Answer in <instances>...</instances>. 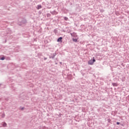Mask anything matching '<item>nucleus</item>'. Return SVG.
<instances>
[{
  "label": "nucleus",
  "mask_w": 129,
  "mask_h": 129,
  "mask_svg": "<svg viewBox=\"0 0 129 129\" xmlns=\"http://www.w3.org/2000/svg\"><path fill=\"white\" fill-rule=\"evenodd\" d=\"M5 114H3V115H2V117H5Z\"/></svg>",
  "instance_id": "obj_11"
},
{
  "label": "nucleus",
  "mask_w": 129,
  "mask_h": 129,
  "mask_svg": "<svg viewBox=\"0 0 129 129\" xmlns=\"http://www.w3.org/2000/svg\"><path fill=\"white\" fill-rule=\"evenodd\" d=\"M73 37H74V38H78V36L75 33H73Z\"/></svg>",
  "instance_id": "obj_3"
},
{
  "label": "nucleus",
  "mask_w": 129,
  "mask_h": 129,
  "mask_svg": "<svg viewBox=\"0 0 129 129\" xmlns=\"http://www.w3.org/2000/svg\"><path fill=\"white\" fill-rule=\"evenodd\" d=\"M113 86L116 87L117 86V83H113L112 84Z\"/></svg>",
  "instance_id": "obj_6"
},
{
  "label": "nucleus",
  "mask_w": 129,
  "mask_h": 129,
  "mask_svg": "<svg viewBox=\"0 0 129 129\" xmlns=\"http://www.w3.org/2000/svg\"><path fill=\"white\" fill-rule=\"evenodd\" d=\"M0 60H5V57H2Z\"/></svg>",
  "instance_id": "obj_10"
},
{
  "label": "nucleus",
  "mask_w": 129,
  "mask_h": 129,
  "mask_svg": "<svg viewBox=\"0 0 129 129\" xmlns=\"http://www.w3.org/2000/svg\"><path fill=\"white\" fill-rule=\"evenodd\" d=\"M95 62V59L93 57V59H91L88 61L89 65H93V63Z\"/></svg>",
  "instance_id": "obj_1"
},
{
  "label": "nucleus",
  "mask_w": 129,
  "mask_h": 129,
  "mask_svg": "<svg viewBox=\"0 0 129 129\" xmlns=\"http://www.w3.org/2000/svg\"><path fill=\"white\" fill-rule=\"evenodd\" d=\"M73 42H77L78 41V38H73Z\"/></svg>",
  "instance_id": "obj_5"
},
{
  "label": "nucleus",
  "mask_w": 129,
  "mask_h": 129,
  "mask_svg": "<svg viewBox=\"0 0 129 129\" xmlns=\"http://www.w3.org/2000/svg\"><path fill=\"white\" fill-rule=\"evenodd\" d=\"M20 109H21V110H23L24 109V107L20 108Z\"/></svg>",
  "instance_id": "obj_12"
},
{
  "label": "nucleus",
  "mask_w": 129,
  "mask_h": 129,
  "mask_svg": "<svg viewBox=\"0 0 129 129\" xmlns=\"http://www.w3.org/2000/svg\"><path fill=\"white\" fill-rule=\"evenodd\" d=\"M44 60H47V58H44Z\"/></svg>",
  "instance_id": "obj_16"
},
{
  "label": "nucleus",
  "mask_w": 129,
  "mask_h": 129,
  "mask_svg": "<svg viewBox=\"0 0 129 129\" xmlns=\"http://www.w3.org/2000/svg\"><path fill=\"white\" fill-rule=\"evenodd\" d=\"M3 126H4V127L7 126V123H6V122H3Z\"/></svg>",
  "instance_id": "obj_8"
},
{
  "label": "nucleus",
  "mask_w": 129,
  "mask_h": 129,
  "mask_svg": "<svg viewBox=\"0 0 129 129\" xmlns=\"http://www.w3.org/2000/svg\"><path fill=\"white\" fill-rule=\"evenodd\" d=\"M36 8L37 10H40V9H42V6L38 5Z\"/></svg>",
  "instance_id": "obj_4"
},
{
  "label": "nucleus",
  "mask_w": 129,
  "mask_h": 129,
  "mask_svg": "<svg viewBox=\"0 0 129 129\" xmlns=\"http://www.w3.org/2000/svg\"><path fill=\"white\" fill-rule=\"evenodd\" d=\"M62 39H63V38H62V37L58 38L57 39V42H60V43H62Z\"/></svg>",
  "instance_id": "obj_2"
},
{
  "label": "nucleus",
  "mask_w": 129,
  "mask_h": 129,
  "mask_svg": "<svg viewBox=\"0 0 129 129\" xmlns=\"http://www.w3.org/2000/svg\"><path fill=\"white\" fill-rule=\"evenodd\" d=\"M120 124L119 122H116V124Z\"/></svg>",
  "instance_id": "obj_14"
},
{
  "label": "nucleus",
  "mask_w": 129,
  "mask_h": 129,
  "mask_svg": "<svg viewBox=\"0 0 129 129\" xmlns=\"http://www.w3.org/2000/svg\"><path fill=\"white\" fill-rule=\"evenodd\" d=\"M72 37H73V33H71Z\"/></svg>",
  "instance_id": "obj_15"
},
{
  "label": "nucleus",
  "mask_w": 129,
  "mask_h": 129,
  "mask_svg": "<svg viewBox=\"0 0 129 129\" xmlns=\"http://www.w3.org/2000/svg\"><path fill=\"white\" fill-rule=\"evenodd\" d=\"M64 20H65V21H68V18L65 17L64 18Z\"/></svg>",
  "instance_id": "obj_9"
},
{
  "label": "nucleus",
  "mask_w": 129,
  "mask_h": 129,
  "mask_svg": "<svg viewBox=\"0 0 129 129\" xmlns=\"http://www.w3.org/2000/svg\"><path fill=\"white\" fill-rule=\"evenodd\" d=\"M108 122H110V119H108Z\"/></svg>",
  "instance_id": "obj_13"
},
{
  "label": "nucleus",
  "mask_w": 129,
  "mask_h": 129,
  "mask_svg": "<svg viewBox=\"0 0 129 129\" xmlns=\"http://www.w3.org/2000/svg\"><path fill=\"white\" fill-rule=\"evenodd\" d=\"M56 53H53L52 56V59H53V58L55 57V56H56Z\"/></svg>",
  "instance_id": "obj_7"
}]
</instances>
